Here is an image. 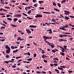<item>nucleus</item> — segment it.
I'll return each mask as SVG.
<instances>
[{"instance_id": "6e6d98bb", "label": "nucleus", "mask_w": 74, "mask_h": 74, "mask_svg": "<svg viewBox=\"0 0 74 74\" xmlns=\"http://www.w3.org/2000/svg\"><path fill=\"white\" fill-rule=\"evenodd\" d=\"M5 48L6 49H7L8 48H9V47H8V46L7 45L6 46H5Z\"/></svg>"}, {"instance_id": "c03bdc74", "label": "nucleus", "mask_w": 74, "mask_h": 74, "mask_svg": "<svg viewBox=\"0 0 74 74\" xmlns=\"http://www.w3.org/2000/svg\"><path fill=\"white\" fill-rule=\"evenodd\" d=\"M52 52L53 53H55L56 52V51H55L54 50H52Z\"/></svg>"}, {"instance_id": "f257e3e1", "label": "nucleus", "mask_w": 74, "mask_h": 74, "mask_svg": "<svg viewBox=\"0 0 74 74\" xmlns=\"http://www.w3.org/2000/svg\"><path fill=\"white\" fill-rule=\"evenodd\" d=\"M36 18H40V17H42V14H37L35 16Z\"/></svg>"}, {"instance_id": "cd10ccee", "label": "nucleus", "mask_w": 74, "mask_h": 74, "mask_svg": "<svg viewBox=\"0 0 74 74\" xmlns=\"http://www.w3.org/2000/svg\"><path fill=\"white\" fill-rule=\"evenodd\" d=\"M69 26H72V27H74V25H72L70 24H69Z\"/></svg>"}, {"instance_id": "4468645a", "label": "nucleus", "mask_w": 74, "mask_h": 74, "mask_svg": "<svg viewBox=\"0 0 74 74\" xmlns=\"http://www.w3.org/2000/svg\"><path fill=\"white\" fill-rule=\"evenodd\" d=\"M64 17H65V19H66V20H69V19H70L69 17H67V16H64Z\"/></svg>"}, {"instance_id": "69168bd1", "label": "nucleus", "mask_w": 74, "mask_h": 74, "mask_svg": "<svg viewBox=\"0 0 74 74\" xmlns=\"http://www.w3.org/2000/svg\"><path fill=\"white\" fill-rule=\"evenodd\" d=\"M69 17H70V18H74V16H70Z\"/></svg>"}, {"instance_id": "79ce46f5", "label": "nucleus", "mask_w": 74, "mask_h": 74, "mask_svg": "<svg viewBox=\"0 0 74 74\" xmlns=\"http://www.w3.org/2000/svg\"><path fill=\"white\" fill-rule=\"evenodd\" d=\"M64 49H66V48H67V46H66V45L64 46Z\"/></svg>"}, {"instance_id": "4d7b16f0", "label": "nucleus", "mask_w": 74, "mask_h": 74, "mask_svg": "<svg viewBox=\"0 0 74 74\" xmlns=\"http://www.w3.org/2000/svg\"><path fill=\"white\" fill-rule=\"evenodd\" d=\"M50 66H51L52 67H53V66H54V64H50Z\"/></svg>"}, {"instance_id": "8fccbe9b", "label": "nucleus", "mask_w": 74, "mask_h": 74, "mask_svg": "<svg viewBox=\"0 0 74 74\" xmlns=\"http://www.w3.org/2000/svg\"><path fill=\"white\" fill-rule=\"evenodd\" d=\"M21 38L20 37H18L17 40H21Z\"/></svg>"}, {"instance_id": "6e6552de", "label": "nucleus", "mask_w": 74, "mask_h": 74, "mask_svg": "<svg viewBox=\"0 0 74 74\" xmlns=\"http://www.w3.org/2000/svg\"><path fill=\"white\" fill-rule=\"evenodd\" d=\"M46 32H49V33L51 34V33H52V29H49V30H47Z\"/></svg>"}, {"instance_id": "a211bd4d", "label": "nucleus", "mask_w": 74, "mask_h": 74, "mask_svg": "<svg viewBox=\"0 0 74 74\" xmlns=\"http://www.w3.org/2000/svg\"><path fill=\"white\" fill-rule=\"evenodd\" d=\"M66 1V0H62L61 1V3H64Z\"/></svg>"}, {"instance_id": "ea45409f", "label": "nucleus", "mask_w": 74, "mask_h": 74, "mask_svg": "<svg viewBox=\"0 0 74 74\" xmlns=\"http://www.w3.org/2000/svg\"><path fill=\"white\" fill-rule=\"evenodd\" d=\"M21 17V15L20 14H17V17Z\"/></svg>"}, {"instance_id": "423d86ee", "label": "nucleus", "mask_w": 74, "mask_h": 74, "mask_svg": "<svg viewBox=\"0 0 74 74\" xmlns=\"http://www.w3.org/2000/svg\"><path fill=\"white\" fill-rule=\"evenodd\" d=\"M58 40L59 41H67V40H65L64 39H58Z\"/></svg>"}, {"instance_id": "338daca9", "label": "nucleus", "mask_w": 74, "mask_h": 74, "mask_svg": "<svg viewBox=\"0 0 74 74\" xmlns=\"http://www.w3.org/2000/svg\"><path fill=\"white\" fill-rule=\"evenodd\" d=\"M47 44L48 45H49V46H51V43H49V42H48Z\"/></svg>"}, {"instance_id": "603ef678", "label": "nucleus", "mask_w": 74, "mask_h": 74, "mask_svg": "<svg viewBox=\"0 0 74 74\" xmlns=\"http://www.w3.org/2000/svg\"><path fill=\"white\" fill-rule=\"evenodd\" d=\"M1 24L2 25H3V26H6V25L4 24L1 23Z\"/></svg>"}, {"instance_id": "f704fd0d", "label": "nucleus", "mask_w": 74, "mask_h": 74, "mask_svg": "<svg viewBox=\"0 0 74 74\" xmlns=\"http://www.w3.org/2000/svg\"><path fill=\"white\" fill-rule=\"evenodd\" d=\"M22 14L23 15H25V16H27V14H25L23 13H22Z\"/></svg>"}, {"instance_id": "72a5a7b5", "label": "nucleus", "mask_w": 74, "mask_h": 74, "mask_svg": "<svg viewBox=\"0 0 74 74\" xmlns=\"http://www.w3.org/2000/svg\"><path fill=\"white\" fill-rule=\"evenodd\" d=\"M33 6H34V7H37V4H35L33 5Z\"/></svg>"}, {"instance_id": "aec40b11", "label": "nucleus", "mask_w": 74, "mask_h": 74, "mask_svg": "<svg viewBox=\"0 0 74 74\" xmlns=\"http://www.w3.org/2000/svg\"><path fill=\"white\" fill-rule=\"evenodd\" d=\"M1 11H2V10L5 11H7V10H4V9H3V8H1Z\"/></svg>"}, {"instance_id": "052dcab7", "label": "nucleus", "mask_w": 74, "mask_h": 74, "mask_svg": "<svg viewBox=\"0 0 74 74\" xmlns=\"http://www.w3.org/2000/svg\"><path fill=\"white\" fill-rule=\"evenodd\" d=\"M27 55H28V56H30V54L28 52L27 53Z\"/></svg>"}, {"instance_id": "7ed1b4c3", "label": "nucleus", "mask_w": 74, "mask_h": 74, "mask_svg": "<svg viewBox=\"0 0 74 74\" xmlns=\"http://www.w3.org/2000/svg\"><path fill=\"white\" fill-rule=\"evenodd\" d=\"M42 58H43V59H45V58H48V56H47L44 54H43V55L42 56Z\"/></svg>"}, {"instance_id": "f8f14e48", "label": "nucleus", "mask_w": 74, "mask_h": 74, "mask_svg": "<svg viewBox=\"0 0 74 74\" xmlns=\"http://www.w3.org/2000/svg\"><path fill=\"white\" fill-rule=\"evenodd\" d=\"M11 25L12 26V27H17V25H13V24H11Z\"/></svg>"}, {"instance_id": "412c9836", "label": "nucleus", "mask_w": 74, "mask_h": 74, "mask_svg": "<svg viewBox=\"0 0 74 74\" xmlns=\"http://www.w3.org/2000/svg\"><path fill=\"white\" fill-rule=\"evenodd\" d=\"M17 21H18V18H14V22H16Z\"/></svg>"}, {"instance_id": "13d9d810", "label": "nucleus", "mask_w": 74, "mask_h": 74, "mask_svg": "<svg viewBox=\"0 0 74 74\" xmlns=\"http://www.w3.org/2000/svg\"><path fill=\"white\" fill-rule=\"evenodd\" d=\"M30 13H31V12H30V11L27 12L28 14H30Z\"/></svg>"}, {"instance_id": "e433bc0d", "label": "nucleus", "mask_w": 74, "mask_h": 74, "mask_svg": "<svg viewBox=\"0 0 74 74\" xmlns=\"http://www.w3.org/2000/svg\"><path fill=\"white\" fill-rule=\"evenodd\" d=\"M27 18L29 19H33V18H31V17H27Z\"/></svg>"}, {"instance_id": "3c124183", "label": "nucleus", "mask_w": 74, "mask_h": 74, "mask_svg": "<svg viewBox=\"0 0 74 74\" xmlns=\"http://www.w3.org/2000/svg\"><path fill=\"white\" fill-rule=\"evenodd\" d=\"M44 62H45V63H47L48 62V61H47L46 60H43Z\"/></svg>"}, {"instance_id": "2eb2a0df", "label": "nucleus", "mask_w": 74, "mask_h": 74, "mask_svg": "<svg viewBox=\"0 0 74 74\" xmlns=\"http://www.w3.org/2000/svg\"><path fill=\"white\" fill-rule=\"evenodd\" d=\"M19 51V50L18 49H17V50H14L13 51V53H16V52H17V51Z\"/></svg>"}, {"instance_id": "5701e85b", "label": "nucleus", "mask_w": 74, "mask_h": 74, "mask_svg": "<svg viewBox=\"0 0 74 74\" xmlns=\"http://www.w3.org/2000/svg\"><path fill=\"white\" fill-rule=\"evenodd\" d=\"M58 6L59 7H61V5L59 3H58Z\"/></svg>"}, {"instance_id": "1a4fd4ad", "label": "nucleus", "mask_w": 74, "mask_h": 74, "mask_svg": "<svg viewBox=\"0 0 74 74\" xmlns=\"http://www.w3.org/2000/svg\"><path fill=\"white\" fill-rule=\"evenodd\" d=\"M29 27L32 28H36V26L34 25H30L29 26Z\"/></svg>"}, {"instance_id": "864d4df0", "label": "nucleus", "mask_w": 74, "mask_h": 74, "mask_svg": "<svg viewBox=\"0 0 74 74\" xmlns=\"http://www.w3.org/2000/svg\"><path fill=\"white\" fill-rule=\"evenodd\" d=\"M5 28V27H1V29H4Z\"/></svg>"}, {"instance_id": "a18cd8bd", "label": "nucleus", "mask_w": 74, "mask_h": 74, "mask_svg": "<svg viewBox=\"0 0 74 74\" xmlns=\"http://www.w3.org/2000/svg\"><path fill=\"white\" fill-rule=\"evenodd\" d=\"M63 27H66V28H67V27H69L68 26H64V25L63 26Z\"/></svg>"}, {"instance_id": "39448f33", "label": "nucleus", "mask_w": 74, "mask_h": 74, "mask_svg": "<svg viewBox=\"0 0 74 74\" xmlns=\"http://www.w3.org/2000/svg\"><path fill=\"white\" fill-rule=\"evenodd\" d=\"M62 28H60V29H61V30H67V29H65V28L64 27H61Z\"/></svg>"}, {"instance_id": "dca6fc26", "label": "nucleus", "mask_w": 74, "mask_h": 74, "mask_svg": "<svg viewBox=\"0 0 74 74\" xmlns=\"http://www.w3.org/2000/svg\"><path fill=\"white\" fill-rule=\"evenodd\" d=\"M54 10H55L56 11H58V12H60V11L59 10V9H58L54 8Z\"/></svg>"}, {"instance_id": "37998d69", "label": "nucleus", "mask_w": 74, "mask_h": 74, "mask_svg": "<svg viewBox=\"0 0 74 74\" xmlns=\"http://www.w3.org/2000/svg\"><path fill=\"white\" fill-rule=\"evenodd\" d=\"M64 49H62V52H64V51H65V50Z\"/></svg>"}, {"instance_id": "0e129e2a", "label": "nucleus", "mask_w": 74, "mask_h": 74, "mask_svg": "<svg viewBox=\"0 0 74 74\" xmlns=\"http://www.w3.org/2000/svg\"><path fill=\"white\" fill-rule=\"evenodd\" d=\"M53 62V63H57V61H54Z\"/></svg>"}, {"instance_id": "49530a36", "label": "nucleus", "mask_w": 74, "mask_h": 74, "mask_svg": "<svg viewBox=\"0 0 74 74\" xmlns=\"http://www.w3.org/2000/svg\"><path fill=\"white\" fill-rule=\"evenodd\" d=\"M51 48H54V45H51Z\"/></svg>"}, {"instance_id": "b1692460", "label": "nucleus", "mask_w": 74, "mask_h": 74, "mask_svg": "<svg viewBox=\"0 0 74 74\" xmlns=\"http://www.w3.org/2000/svg\"><path fill=\"white\" fill-rule=\"evenodd\" d=\"M8 20H9V21H12V19L11 18H7Z\"/></svg>"}, {"instance_id": "58836bf2", "label": "nucleus", "mask_w": 74, "mask_h": 74, "mask_svg": "<svg viewBox=\"0 0 74 74\" xmlns=\"http://www.w3.org/2000/svg\"><path fill=\"white\" fill-rule=\"evenodd\" d=\"M38 8H39V9H40V10H44V8L39 7Z\"/></svg>"}, {"instance_id": "bf43d9fd", "label": "nucleus", "mask_w": 74, "mask_h": 74, "mask_svg": "<svg viewBox=\"0 0 74 74\" xmlns=\"http://www.w3.org/2000/svg\"><path fill=\"white\" fill-rule=\"evenodd\" d=\"M36 73L38 74H41V72L40 71H36Z\"/></svg>"}, {"instance_id": "0eeeda50", "label": "nucleus", "mask_w": 74, "mask_h": 74, "mask_svg": "<svg viewBox=\"0 0 74 74\" xmlns=\"http://www.w3.org/2000/svg\"><path fill=\"white\" fill-rule=\"evenodd\" d=\"M43 38H44V40H47L48 39L47 36H43Z\"/></svg>"}, {"instance_id": "20e7f679", "label": "nucleus", "mask_w": 74, "mask_h": 74, "mask_svg": "<svg viewBox=\"0 0 74 74\" xmlns=\"http://www.w3.org/2000/svg\"><path fill=\"white\" fill-rule=\"evenodd\" d=\"M26 31L27 33L28 34H30L31 33V31H30V30L27 29L26 30Z\"/></svg>"}, {"instance_id": "7c9ffc66", "label": "nucleus", "mask_w": 74, "mask_h": 74, "mask_svg": "<svg viewBox=\"0 0 74 74\" xmlns=\"http://www.w3.org/2000/svg\"><path fill=\"white\" fill-rule=\"evenodd\" d=\"M49 24H53V25H55L56 24V23H49Z\"/></svg>"}, {"instance_id": "f03ea898", "label": "nucleus", "mask_w": 74, "mask_h": 74, "mask_svg": "<svg viewBox=\"0 0 74 74\" xmlns=\"http://www.w3.org/2000/svg\"><path fill=\"white\" fill-rule=\"evenodd\" d=\"M64 12H65L64 14H66V15H69V14H70V12L69 11H67L66 10H64Z\"/></svg>"}, {"instance_id": "6ab92c4d", "label": "nucleus", "mask_w": 74, "mask_h": 74, "mask_svg": "<svg viewBox=\"0 0 74 74\" xmlns=\"http://www.w3.org/2000/svg\"><path fill=\"white\" fill-rule=\"evenodd\" d=\"M27 60H28V61H32V58H30L29 59H27Z\"/></svg>"}, {"instance_id": "473e14b6", "label": "nucleus", "mask_w": 74, "mask_h": 74, "mask_svg": "<svg viewBox=\"0 0 74 74\" xmlns=\"http://www.w3.org/2000/svg\"><path fill=\"white\" fill-rule=\"evenodd\" d=\"M52 22H56V20H55L53 18H52Z\"/></svg>"}, {"instance_id": "e2e57ef3", "label": "nucleus", "mask_w": 74, "mask_h": 74, "mask_svg": "<svg viewBox=\"0 0 74 74\" xmlns=\"http://www.w3.org/2000/svg\"><path fill=\"white\" fill-rule=\"evenodd\" d=\"M33 3H36V0H33Z\"/></svg>"}, {"instance_id": "f3484780", "label": "nucleus", "mask_w": 74, "mask_h": 74, "mask_svg": "<svg viewBox=\"0 0 74 74\" xmlns=\"http://www.w3.org/2000/svg\"><path fill=\"white\" fill-rule=\"evenodd\" d=\"M60 53L61 55H62V56H64L65 55V54H64V53Z\"/></svg>"}, {"instance_id": "4c0bfd02", "label": "nucleus", "mask_w": 74, "mask_h": 74, "mask_svg": "<svg viewBox=\"0 0 74 74\" xmlns=\"http://www.w3.org/2000/svg\"><path fill=\"white\" fill-rule=\"evenodd\" d=\"M34 57H36L37 56V54H34Z\"/></svg>"}, {"instance_id": "5fc2aeb1", "label": "nucleus", "mask_w": 74, "mask_h": 74, "mask_svg": "<svg viewBox=\"0 0 74 74\" xmlns=\"http://www.w3.org/2000/svg\"><path fill=\"white\" fill-rule=\"evenodd\" d=\"M33 21H35V22L37 21V19H34L33 20Z\"/></svg>"}, {"instance_id": "9d476101", "label": "nucleus", "mask_w": 74, "mask_h": 74, "mask_svg": "<svg viewBox=\"0 0 74 74\" xmlns=\"http://www.w3.org/2000/svg\"><path fill=\"white\" fill-rule=\"evenodd\" d=\"M63 37H72V36H71L70 35H63Z\"/></svg>"}, {"instance_id": "09e8293b", "label": "nucleus", "mask_w": 74, "mask_h": 74, "mask_svg": "<svg viewBox=\"0 0 74 74\" xmlns=\"http://www.w3.org/2000/svg\"><path fill=\"white\" fill-rule=\"evenodd\" d=\"M12 67L13 68H15V67H16V66L15 65H13V66H12Z\"/></svg>"}, {"instance_id": "2f4dec72", "label": "nucleus", "mask_w": 74, "mask_h": 74, "mask_svg": "<svg viewBox=\"0 0 74 74\" xmlns=\"http://www.w3.org/2000/svg\"><path fill=\"white\" fill-rule=\"evenodd\" d=\"M5 57L7 58H10V56L9 55H7L5 56Z\"/></svg>"}, {"instance_id": "a878e982", "label": "nucleus", "mask_w": 74, "mask_h": 74, "mask_svg": "<svg viewBox=\"0 0 74 74\" xmlns=\"http://www.w3.org/2000/svg\"><path fill=\"white\" fill-rule=\"evenodd\" d=\"M60 67H61V68H64V69H66V66H60Z\"/></svg>"}, {"instance_id": "bb28decb", "label": "nucleus", "mask_w": 74, "mask_h": 74, "mask_svg": "<svg viewBox=\"0 0 74 74\" xmlns=\"http://www.w3.org/2000/svg\"><path fill=\"white\" fill-rule=\"evenodd\" d=\"M43 13L44 14H49L50 13L49 12H43Z\"/></svg>"}, {"instance_id": "ddd939ff", "label": "nucleus", "mask_w": 74, "mask_h": 74, "mask_svg": "<svg viewBox=\"0 0 74 74\" xmlns=\"http://www.w3.org/2000/svg\"><path fill=\"white\" fill-rule=\"evenodd\" d=\"M53 60H59V59L58 58H54L53 59Z\"/></svg>"}, {"instance_id": "4be33fe9", "label": "nucleus", "mask_w": 74, "mask_h": 74, "mask_svg": "<svg viewBox=\"0 0 74 74\" xmlns=\"http://www.w3.org/2000/svg\"><path fill=\"white\" fill-rule=\"evenodd\" d=\"M38 2L40 4H41V3H44V2H43L42 1H39Z\"/></svg>"}, {"instance_id": "a19ab883", "label": "nucleus", "mask_w": 74, "mask_h": 74, "mask_svg": "<svg viewBox=\"0 0 74 74\" xmlns=\"http://www.w3.org/2000/svg\"><path fill=\"white\" fill-rule=\"evenodd\" d=\"M11 48H12V49H15V47L14 46H12L11 47Z\"/></svg>"}, {"instance_id": "774afa93", "label": "nucleus", "mask_w": 74, "mask_h": 74, "mask_svg": "<svg viewBox=\"0 0 74 74\" xmlns=\"http://www.w3.org/2000/svg\"><path fill=\"white\" fill-rule=\"evenodd\" d=\"M59 37H63V35H60L59 36Z\"/></svg>"}, {"instance_id": "c756f323", "label": "nucleus", "mask_w": 74, "mask_h": 74, "mask_svg": "<svg viewBox=\"0 0 74 74\" xmlns=\"http://www.w3.org/2000/svg\"><path fill=\"white\" fill-rule=\"evenodd\" d=\"M3 23H5V24H6V25H7V24H8V23H7V22L5 21H3Z\"/></svg>"}, {"instance_id": "de8ad7c7", "label": "nucleus", "mask_w": 74, "mask_h": 74, "mask_svg": "<svg viewBox=\"0 0 74 74\" xmlns=\"http://www.w3.org/2000/svg\"><path fill=\"white\" fill-rule=\"evenodd\" d=\"M5 39H0V41H5Z\"/></svg>"}, {"instance_id": "9b49d317", "label": "nucleus", "mask_w": 74, "mask_h": 74, "mask_svg": "<svg viewBox=\"0 0 74 74\" xmlns=\"http://www.w3.org/2000/svg\"><path fill=\"white\" fill-rule=\"evenodd\" d=\"M6 52L7 53H10V50L9 49H7L6 50Z\"/></svg>"}, {"instance_id": "c9c22d12", "label": "nucleus", "mask_w": 74, "mask_h": 74, "mask_svg": "<svg viewBox=\"0 0 74 74\" xmlns=\"http://www.w3.org/2000/svg\"><path fill=\"white\" fill-rule=\"evenodd\" d=\"M68 72H69V73H72L73 71H68Z\"/></svg>"}, {"instance_id": "680f3d73", "label": "nucleus", "mask_w": 74, "mask_h": 74, "mask_svg": "<svg viewBox=\"0 0 74 74\" xmlns=\"http://www.w3.org/2000/svg\"><path fill=\"white\" fill-rule=\"evenodd\" d=\"M42 53H45V52L44 51V50H42Z\"/></svg>"}, {"instance_id": "393cba45", "label": "nucleus", "mask_w": 74, "mask_h": 74, "mask_svg": "<svg viewBox=\"0 0 74 74\" xmlns=\"http://www.w3.org/2000/svg\"><path fill=\"white\" fill-rule=\"evenodd\" d=\"M4 63H6V64H8V63H9V62L8 61H5L3 62Z\"/></svg>"}, {"instance_id": "c85d7f7f", "label": "nucleus", "mask_w": 74, "mask_h": 74, "mask_svg": "<svg viewBox=\"0 0 74 74\" xmlns=\"http://www.w3.org/2000/svg\"><path fill=\"white\" fill-rule=\"evenodd\" d=\"M53 5H54V6H56V4L54 2H53Z\"/></svg>"}]
</instances>
